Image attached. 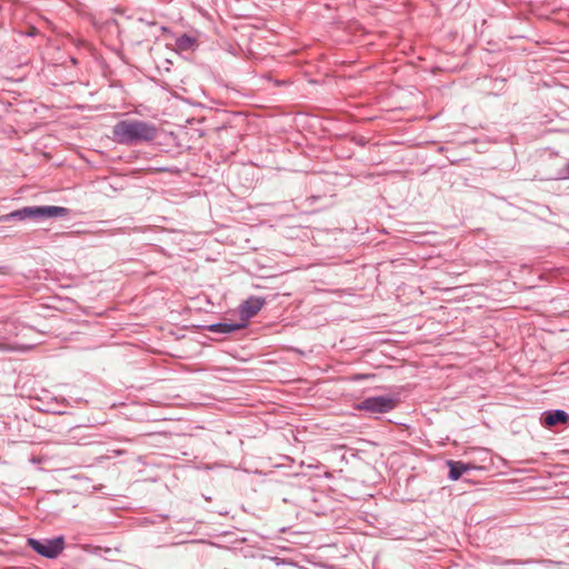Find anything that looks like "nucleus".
<instances>
[{
	"label": "nucleus",
	"instance_id": "1",
	"mask_svg": "<svg viewBox=\"0 0 569 569\" xmlns=\"http://www.w3.org/2000/svg\"><path fill=\"white\" fill-rule=\"evenodd\" d=\"M112 133L118 143L137 146L153 141L158 136V128L151 122L126 119L113 126Z\"/></svg>",
	"mask_w": 569,
	"mask_h": 569
},
{
	"label": "nucleus",
	"instance_id": "3",
	"mask_svg": "<svg viewBox=\"0 0 569 569\" xmlns=\"http://www.w3.org/2000/svg\"><path fill=\"white\" fill-rule=\"evenodd\" d=\"M23 213L30 220H47L50 218H62L68 216L69 209L59 206H33L23 207Z\"/></svg>",
	"mask_w": 569,
	"mask_h": 569
},
{
	"label": "nucleus",
	"instance_id": "6",
	"mask_svg": "<svg viewBox=\"0 0 569 569\" xmlns=\"http://www.w3.org/2000/svg\"><path fill=\"white\" fill-rule=\"evenodd\" d=\"M541 422L546 427L569 423V415L561 409L548 410L542 412Z\"/></svg>",
	"mask_w": 569,
	"mask_h": 569
},
{
	"label": "nucleus",
	"instance_id": "2",
	"mask_svg": "<svg viewBox=\"0 0 569 569\" xmlns=\"http://www.w3.org/2000/svg\"><path fill=\"white\" fill-rule=\"evenodd\" d=\"M27 545L40 556L48 559H54L64 549V538L62 536L52 539L29 538Z\"/></svg>",
	"mask_w": 569,
	"mask_h": 569
},
{
	"label": "nucleus",
	"instance_id": "4",
	"mask_svg": "<svg viewBox=\"0 0 569 569\" xmlns=\"http://www.w3.org/2000/svg\"><path fill=\"white\" fill-rule=\"evenodd\" d=\"M397 406V400L389 396L369 397L358 405L359 410L370 413H387L393 410Z\"/></svg>",
	"mask_w": 569,
	"mask_h": 569
},
{
	"label": "nucleus",
	"instance_id": "7",
	"mask_svg": "<svg viewBox=\"0 0 569 569\" xmlns=\"http://www.w3.org/2000/svg\"><path fill=\"white\" fill-rule=\"evenodd\" d=\"M246 327V323H231V322H217L206 327V329L213 333L229 335L233 331L240 330Z\"/></svg>",
	"mask_w": 569,
	"mask_h": 569
},
{
	"label": "nucleus",
	"instance_id": "9",
	"mask_svg": "<svg viewBox=\"0 0 569 569\" xmlns=\"http://www.w3.org/2000/svg\"><path fill=\"white\" fill-rule=\"evenodd\" d=\"M196 39L187 33L181 34L176 40V46L181 51H188L193 48Z\"/></svg>",
	"mask_w": 569,
	"mask_h": 569
},
{
	"label": "nucleus",
	"instance_id": "11",
	"mask_svg": "<svg viewBox=\"0 0 569 569\" xmlns=\"http://www.w3.org/2000/svg\"><path fill=\"white\" fill-rule=\"evenodd\" d=\"M8 350H10V348L6 343L0 342V351H8Z\"/></svg>",
	"mask_w": 569,
	"mask_h": 569
},
{
	"label": "nucleus",
	"instance_id": "5",
	"mask_svg": "<svg viewBox=\"0 0 569 569\" xmlns=\"http://www.w3.org/2000/svg\"><path fill=\"white\" fill-rule=\"evenodd\" d=\"M266 300L261 297H249L240 305V316L243 320L254 317L264 306Z\"/></svg>",
	"mask_w": 569,
	"mask_h": 569
},
{
	"label": "nucleus",
	"instance_id": "10",
	"mask_svg": "<svg viewBox=\"0 0 569 569\" xmlns=\"http://www.w3.org/2000/svg\"><path fill=\"white\" fill-rule=\"evenodd\" d=\"M12 220H27L26 214L23 213V208L14 210L10 213L0 216V222H9Z\"/></svg>",
	"mask_w": 569,
	"mask_h": 569
},
{
	"label": "nucleus",
	"instance_id": "13",
	"mask_svg": "<svg viewBox=\"0 0 569 569\" xmlns=\"http://www.w3.org/2000/svg\"><path fill=\"white\" fill-rule=\"evenodd\" d=\"M532 560H526V561H522L521 563H531Z\"/></svg>",
	"mask_w": 569,
	"mask_h": 569
},
{
	"label": "nucleus",
	"instance_id": "12",
	"mask_svg": "<svg viewBox=\"0 0 569 569\" xmlns=\"http://www.w3.org/2000/svg\"><path fill=\"white\" fill-rule=\"evenodd\" d=\"M36 34V29H33L32 31L29 32V36H34Z\"/></svg>",
	"mask_w": 569,
	"mask_h": 569
},
{
	"label": "nucleus",
	"instance_id": "8",
	"mask_svg": "<svg viewBox=\"0 0 569 569\" xmlns=\"http://www.w3.org/2000/svg\"><path fill=\"white\" fill-rule=\"evenodd\" d=\"M449 479L458 480L465 472L475 469L476 467L471 463H465L462 461L449 460Z\"/></svg>",
	"mask_w": 569,
	"mask_h": 569
}]
</instances>
